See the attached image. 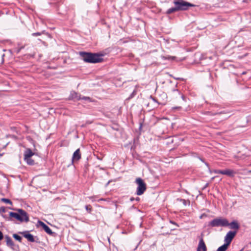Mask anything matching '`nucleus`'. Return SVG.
Wrapping results in <instances>:
<instances>
[{
  "mask_svg": "<svg viewBox=\"0 0 251 251\" xmlns=\"http://www.w3.org/2000/svg\"><path fill=\"white\" fill-rule=\"evenodd\" d=\"M82 59L85 62L89 63H97L103 61L102 55L84 51L79 52Z\"/></svg>",
  "mask_w": 251,
  "mask_h": 251,
  "instance_id": "obj_1",
  "label": "nucleus"
},
{
  "mask_svg": "<svg viewBox=\"0 0 251 251\" xmlns=\"http://www.w3.org/2000/svg\"><path fill=\"white\" fill-rule=\"evenodd\" d=\"M136 183L138 187L136 190V194L137 195H142L146 190V185L141 178L138 177L136 179Z\"/></svg>",
  "mask_w": 251,
  "mask_h": 251,
  "instance_id": "obj_2",
  "label": "nucleus"
},
{
  "mask_svg": "<svg viewBox=\"0 0 251 251\" xmlns=\"http://www.w3.org/2000/svg\"><path fill=\"white\" fill-rule=\"evenodd\" d=\"M174 3L176 6L178 11L185 10L188 9L189 7L193 6L192 4L183 0H177L175 1Z\"/></svg>",
  "mask_w": 251,
  "mask_h": 251,
  "instance_id": "obj_3",
  "label": "nucleus"
},
{
  "mask_svg": "<svg viewBox=\"0 0 251 251\" xmlns=\"http://www.w3.org/2000/svg\"><path fill=\"white\" fill-rule=\"evenodd\" d=\"M4 239L5 240L6 246L10 248L12 251H16L19 249V246L16 245L12 239L8 235H5L4 236Z\"/></svg>",
  "mask_w": 251,
  "mask_h": 251,
  "instance_id": "obj_4",
  "label": "nucleus"
},
{
  "mask_svg": "<svg viewBox=\"0 0 251 251\" xmlns=\"http://www.w3.org/2000/svg\"><path fill=\"white\" fill-rule=\"evenodd\" d=\"M236 234L237 231H229L225 237V242H227L228 244H230L233 239L236 236Z\"/></svg>",
  "mask_w": 251,
  "mask_h": 251,
  "instance_id": "obj_5",
  "label": "nucleus"
},
{
  "mask_svg": "<svg viewBox=\"0 0 251 251\" xmlns=\"http://www.w3.org/2000/svg\"><path fill=\"white\" fill-rule=\"evenodd\" d=\"M19 212V216H20L21 220L20 221L21 222H27L29 221V218L27 213L24 210L19 209L18 210Z\"/></svg>",
  "mask_w": 251,
  "mask_h": 251,
  "instance_id": "obj_6",
  "label": "nucleus"
},
{
  "mask_svg": "<svg viewBox=\"0 0 251 251\" xmlns=\"http://www.w3.org/2000/svg\"><path fill=\"white\" fill-rule=\"evenodd\" d=\"M38 226H41L44 230L46 231V233H47L49 235H52L53 234V232L51 230V229L47 226L46 225L44 222L38 221Z\"/></svg>",
  "mask_w": 251,
  "mask_h": 251,
  "instance_id": "obj_7",
  "label": "nucleus"
},
{
  "mask_svg": "<svg viewBox=\"0 0 251 251\" xmlns=\"http://www.w3.org/2000/svg\"><path fill=\"white\" fill-rule=\"evenodd\" d=\"M19 233L22 234L28 241L31 242H34L35 241L33 236L31 234L29 233L28 231L20 232Z\"/></svg>",
  "mask_w": 251,
  "mask_h": 251,
  "instance_id": "obj_8",
  "label": "nucleus"
},
{
  "mask_svg": "<svg viewBox=\"0 0 251 251\" xmlns=\"http://www.w3.org/2000/svg\"><path fill=\"white\" fill-rule=\"evenodd\" d=\"M81 158V153L79 149H77L73 153L72 158V163L75 161H78Z\"/></svg>",
  "mask_w": 251,
  "mask_h": 251,
  "instance_id": "obj_9",
  "label": "nucleus"
},
{
  "mask_svg": "<svg viewBox=\"0 0 251 251\" xmlns=\"http://www.w3.org/2000/svg\"><path fill=\"white\" fill-rule=\"evenodd\" d=\"M207 248L202 238H201L197 247V251H206Z\"/></svg>",
  "mask_w": 251,
  "mask_h": 251,
  "instance_id": "obj_10",
  "label": "nucleus"
},
{
  "mask_svg": "<svg viewBox=\"0 0 251 251\" xmlns=\"http://www.w3.org/2000/svg\"><path fill=\"white\" fill-rule=\"evenodd\" d=\"M229 228L231 229H235V231L238 230L240 228V225L236 221H233L229 223Z\"/></svg>",
  "mask_w": 251,
  "mask_h": 251,
  "instance_id": "obj_11",
  "label": "nucleus"
},
{
  "mask_svg": "<svg viewBox=\"0 0 251 251\" xmlns=\"http://www.w3.org/2000/svg\"><path fill=\"white\" fill-rule=\"evenodd\" d=\"M208 226L211 227L219 226H220V219H215L210 222L208 225Z\"/></svg>",
  "mask_w": 251,
  "mask_h": 251,
  "instance_id": "obj_12",
  "label": "nucleus"
},
{
  "mask_svg": "<svg viewBox=\"0 0 251 251\" xmlns=\"http://www.w3.org/2000/svg\"><path fill=\"white\" fill-rule=\"evenodd\" d=\"M221 174L226 175L229 176H232L234 174V172L232 170L226 169L221 171Z\"/></svg>",
  "mask_w": 251,
  "mask_h": 251,
  "instance_id": "obj_13",
  "label": "nucleus"
},
{
  "mask_svg": "<svg viewBox=\"0 0 251 251\" xmlns=\"http://www.w3.org/2000/svg\"><path fill=\"white\" fill-rule=\"evenodd\" d=\"M70 98L71 99L75 100H81L80 96L76 93L75 92L72 91L71 92V94L70 96Z\"/></svg>",
  "mask_w": 251,
  "mask_h": 251,
  "instance_id": "obj_14",
  "label": "nucleus"
},
{
  "mask_svg": "<svg viewBox=\"0 0 251 251\" xmlns=\"http://www.w3.org/2000/svg\"><path fill=\"white\" fill-rule=\"evenodd\" d=\"M34 155V153L30 149H27L25 151L24 153V157L29 158L31 157Z\"/></svg>",
  "mask_w": 251,
  "mask_h": 251,
  "instance_id": "obj_15",
  "label": "nucleus"
},
{
  "mask_svg": "<svg viewBox=\"0 0 251 251\" xmlns=\"http://www.w3.org/2000/svg\"><path fill=\"white\" fill-rule=\"evenodd\" d=\"M9 215L10 217L14 218L19 221H20V220L21 219L20 218V216H19V212H18V213L10 212L9 213Z\"/></svg>",
  "mask_w": 251,
  "mask_h": 251,
  "instance_id": "obj_16",
  "label": "nucleus"
},
{
  "mask_svg": "<svg viewBox=\"0 0 251 251\" xmlns=\"http://www.w3.org/2000/svg\"><path fill=\"white\" fill-rule=\"evenodd\" d=\"M229 223L226 219H221V226H229Z\"/></svg>",
  "mask_w": 251,
  "mask_h": 251,
  "instance_id": "obj_17",
  "label": "nucleus"
},
{
  "mask_svg": "<svg viewBox=\"0 0 251 251\" xmlns=\"http://www.w3.org/2000/svg\"><path fill=\"white\" fill-rule=\"evenodd\" d=\"M161 58L164 60H169L171 61L176 60V57L175 56H170V55H166V56H162Z\"/></svg>",
  "mask_w": 251,
  "mask_h": 251,
  "instance_id": "obj_18",
  "label": "nucleus"
},
{
  "mask_svg": "<svg viewBox=\"0 0 251 251\" xmlns=\"http://www.w3.org/2000/svg\"><path fill=\"white\" fill-rule=\"evenodd\" d=\"M24 160L28 165H32L34 164V161L31 158V157H24Z\"/></svg>",
  "mask_w": 251,
  "mask_h": 251,
  "instance_id": "obj_19",
  "label": "nucleus"
},
{
  "mask_svg": "<svg viewBox=\"0 0 251 251\" xmlns=\"http://www.w3.org/2000/svg\"><path fill=\"white\" fill-rule=\"evenodd\" d=\"M177 11H178V10H177L176 7V6L175 7H172V8L168 9L166 12V13L167 14H170L175 12Z\"/></svg>",
  "mask_w": 251,
  "mask_h": 251,
  "instance_id": "obj_20",
  "label": "nucleus"
},
{
  "mask_svg": "<svg viewBox=\"0 0 251 251\" xmlns=\"http://www.w3.org/2000/svg\"><path fill=\"white\" fill-rule=\"evenodd\" d=\"M229 245L230 244H228V243L225 242L224 245L221 246V251H226Z\"/></svg>",
  "mask_w": 251,
  "mask_h": 251,
  "instance_id": "obj_21",
  "label": "nucleus"
},
{
  "mask_svg": "<svg viewBox=\"0 0 251 251\" xmlns=\"http://www.w3.org/2000/svg\"><path fill=\"white\" fill-rule=\"evenodd\" d=\"M13 237L17 241H18L20 242H22V238L21 236L18 235L17 234H13Z\"/></svg>",
  "mask_w": 251,
  "mask_h": 251,
  "instance_id": "obj_22",
  "label": "nucleus"
},
{
  "mask_svg": "<svg viewBox=\"0 0 251 251\" xmlns=\"http://www.w3.org/2000/svg\"><path fill=\"white\" fill-rule=\"evenodd\" d=\"M1 201L6 203L9 204L10 205H12V201L9 199H8L2 198L1 199Z\"/></svg>",
  "mask_w": 251,
  "mask_h": 251,
  "instance_id": "obj_23",
  "label": "nucleus"
},
{
  "mask_svg": "<svg viewBox=\"0 0 251 251\" xmlns=\"http://www.w3.org/2000/svg\"><path fill=\"white\" fill-rule=\"evenodd\" d=\"M86 210L90 213L92 211V207L90 205H87L85 206Z\"/></svg>",
  "mask_w": 251,
  "mask_h": 251,
  "instance_id": "obj_24",
  "label": "nucleus"
},
{
  "mask_svg": "<svg viewBox=\"0 0 251 251\" xmlns=\"http://www.w3.org/2000/svg\"><path fill=\"white\" fill-rule=\"evenodd\" d=\"M181 109V107L180 106H174L172 107V111H175V110H180Z\"/></svg>",
  "mask_w": 251,
  "mask_h": 251,
  "instance_id": "obj_25",
  "label": "nucleus"
},
{
  "mask_svg": "<svg viewBox=\"0 0 251 251\" xmlns=\"http://www.w3.org/2000/svg\"><path fill=\"white\" fill-rule=\"evenodd\" d=\"M41 35V33H40V32H34L32 34V35L33 36H40Z\"/></svg>",
  "mask_w": 251,
  "mask_h": 251,
  "instance_id": "obj_26",
  "label": "nucleus"
},
{
  "mask_svg": "<svg viewBox=\"0 0 251 251\" xmlns=\"http://www.w3.org/2000/svg\"><path fill=\"white\" fill-rule=\"evenodd\" d=\"M81 100H90V98L88 97H83L82 98H81Z\"/></svg>",
  "mask_w": 251,
  "mask_h": 251,
  "instance_id": "obj_27",
  "label": "nucleus"
},
{
  "mask_svg": "<svg viewBox=\"0 0 251 251\" xmlns=\"http://www.w3.org/2000/svg\"><path fill=\"white\" fill-rule=\"evenodd\" d=\"M170 223L174 225H176V226H178V225L177 224V223H176V222H174V221H170Z\"/></svg>",
  "mask_w": 251,
  "mask_h": 251,
  "instance_id": "obj_28",
  "label": "nucleus"
},
{
  "mask_svg": "<svg viewBox=\"0 0 251 251\" xmlns=\"http://www.w3.org/2000/svg\"><path fill=\"white\" fill-rule=\"evenodd\" d=\"M3 238L2 233L0 231V241Z\"/></svg>",
  "mask_w": 251,
  "mask_h": 251,
  "instance_id": "obj_29",
  "label": "nucleus"
},
{
  "mask_svg": "<svg viewBox=\"0 0 251 251\" xmlns=\"http://www.w3.org/2000/svg\"><path fill=\"white\" fill-rule=\"evenodd\" d=\"M227 113V112L225 110H223V111L221 110V112H220L221 114H225V113Z\"/></svg>",
  "mask_w": 251,
  "mask_h": 251,
  "instance_id": "obj_30",
  "label": "nucleus"
},
{
  "mask_svg": "<svg viewBox=\"0 0 251 251\" xmlns=\"http://www.w3.org/2000/svg\"><path fill=\"white\" fill-rule=\"evenodd\" d=\"M106 201V199H103V198H101V199H99V200H98V201Z\"/></svg>",
  "mask_w": 251,
  "mask_h": 251,
  "instance_id": "obj_31",
  "label": "nucleus"
},
{
  "mask_svg": "<svg viewBox=\"0 0 251 251\" xmlns=\"http://www.w3.org/2000/svg\"><path fill=\"white\" fill-rule=\"evenodd\" d=\"M205 216H206V215L205 214H202L200 218L201 219Z\"/></svg>",
  "mask_w": 251,
  "mask_h": 251,
  "instance_id": "obj_32",
  "label": "nucleus"
},
{
  "mask_svg": "<svg viewBox=\"0 0 251 251\" xmlns=\"http://www.w3.org/2000/svg\"><path fill=\"white\" fill-rule=\"evenodd\" d=\"M223 152H224V151H222L221 150V153H220L221 156H222V155H224V154H223V153H222Z\"/></svg>",
  "mask_w": 251,
  "mask_h": 251,
  "instance_id": "obj_33",
  "label": "nucleus"
},
{
  "mask_svg": "<svg viewBox=\"0 0 251 251\" xmlns=\"http://www.w3.org/2000/svg\"><path fill=\"white\" fill-rule=\"evenodd\" d=\"M242 75H244V74H246V72H243L241 73Z\"/></svg>",
  "mask_w": 251,
  "mask_h": 251,
  "instance_id": "obj_34",
  "label": "nucleus"
},
{
  "mask_svg": "<svg viewBox=\"0 0 251 251\" xmlns=\"http://www.w3.org/2000/svg\"><path fill=\"white\" fill-rule=\"evenodd\" d=\"M220 251V247H219V248L217 249V251Z\"/></svg>",
  "mask_w": 251,
  "mask_h": 251,
  "instance_id": "obj_35",
  "label": "nucleus"
},
{
  "mask_svg": "<svg viewBox=\"0 0 251 251\" xmlns=\"http://www.w3.org/2000/svg\"><path fill=\"white\" fill-rule=\"evenodd\" d=\"M152 100L153 101H154L155 102H157V101L154 99V98H152Z\"/></svg>",
  "mask_w": 251,
  "mask_h": 251,
  "instance_id": "obj_36",
  "label": "nucleus"
},
{
  "mask_svg": "<svg viewBox=\"0 0 251 251\" xmlns=\"http://www.w3.org/2000/svg\"><path fill=\"white\" fill-rule=\"evenodd\" d=\"M182 97V99L183 100H184V96H182V97Z\"/></svg>",
  "mask_w": 251,
  "mask_h": 251,
  "instance_id": "obj_37",
  "label": "nucleus"
},
{
  "mask_svg": "<svg viewBox=\"0 0 251 251\" xmlns=\"http://www.w3.org/2000/svg\"><path fill=\"white\" fill-rule=\"evenodd\" d=\"M243 250H244V249L243 248L241 250H240L239 251H243Z\"/></svg>",
  "mask_w": 251,
  "mask_h": 251,
  "instance_id": "obj_38",
  "label": "nucleus"
},
{
  "mask_svg": "<svg viewBox=\"0 0 251 251\" xmlns=\"http://www.w3.org/2000/svg\"><path fill=\"white\" fill-rule=\"evenodd\" d=\"M130 200H131V201H132L133 200V199L131 198V199H130Z\"/></svg>",
  "mask_w": 251,
  "mask_h": 251,
  "instance_id": "obj_39",
  "label": "nucleus"
},
{
  "mask_svg": "<svg viewBox=\"0 0 251 251\" xmlns=\"http://www.w3.org/2000/svg\"><path fill=\"white\" fill-rule=\"evenodd\" d=\"M139 199V198H137V199H136V200H138Z\"/></svg>",
  "mask_w": 251,
  "mask_h": 251,
  "instance_id": "obj_40",
  "label": "nucleus"
},
{
  "mask_svg": "<svg viewBox=\"0 0 251 251\" xmlns=\"http://www.w3.org/2000/svg\"><path fill=\"white\" fill-rule=\"evenodd\" d=\"M4 208H3V209H2V211H4Z\"/></svg>",
  "mask_w": 251,
  "mask_h": 251,
  "instance_id": "obj_41",
  "label": "nucleus"
},
{
  "mask_svg": "<svg viewBox=\"0 0 251 251\" xmlns=\"http://www.w3.org/2000/svg\"><path fill=\"white\" fill-rule=\"evenodd\" d=\"M4 208H3V209H2V211H4Z\"/></svg>",
  "mask_w": 251,
  "mask_h": 251,
  "instance_id": "obj_42",
  "label": "nucleus"
},
{
  "mask_svg": "<svg viewBox=\"0 0 251 251\" xmlns=\"http://www.w3.org/2000/svg\"><path fill=\"white\" fill-rule=\"evenodd\" d=\"M250 172H251V171Z\"/></svg>",
  "mask_w": 251,
  "mask_h": 251,
  "instance_id": "obj_43",
  "label": "nucleus"
}]
</instances>
